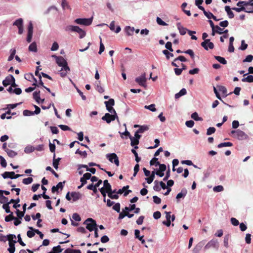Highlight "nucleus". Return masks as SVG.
I'll return each instance as SVG.
<instances>
[{
    "instance_id": "dca6fc26",
    "label": "nucleus",
    "mask_w": 253,
    "mask_h": 253,
    "mask_svg": "<svg viewBox=\"0 0 253 253\" xmlns=\"http://www.w3.org/2000/svg\"><path fill=\"white\" fill-rule=\"evenodd\" d=\"M65 183V181L63 182H59L56 186H53L51 188V191L52 193H54L56 191H57L59 189H61V190L63 188V183Z\"/></svg>"
},
{
    "instance_id": "a211bd4d",
    "label": "nucleus",
    "mask_w": 253,
    "mask_h": 253,
    "mask_svg": "<svg viewBox=\"0 0 253 253\" xmlns=\"http://www.w3.org/2000/svg\"><path fill=\"white\" fill-rule=\"evenodd\" d=\"M140 231L138 229H135L134 231V235L136 238L138 239L142 244L145 243V240L143 239V236H140Z\"/></svg>"
},
{
    "instance_id": "9b49d317",
    "label": "nucleus",
    "mask_w": 253,
    "mask_h": 253,
    "mask_svg": "<svg viewBox=\"0 0 253 253\" xmlns=\"http://www.w3.org/2000/svg\"><path fill=\"white\" fill-rule=\"evenodd\" d=\"M12 80L14 81V78L12 75H10L2 81V84L4 86H7L11 84Z\"/></svg>"
},
{
    "instance_id": "5fc2aeb1",
    "label": "nucleus",
    "mask_w": 253,
    "mask_h": 253,
    "mask_svg": "<svg viewBox=\"0 0 253 253\" xmlns=\"http://www.w3.org/2000/svg\"><path fill=\"white\" fill-rule=\"evenodd\" d=\"M23 114L25 116H30L34 115V112L28 110H25L23 112Z\"/></svg>"
},
{
    "instance_id": "ea45409f",
    "label": "nucleus",
    "mask_w": 253,
    "mask_h": 253,
    "mask_svg": "<svg viewBox=\"0 0 253 253\" xmlns=\"http://www.w3.org/2000/svg\"><path fill=\"white\" fill-rule=\"evenodd\" d=\"M218 88V89L221 92V93L225 95V96H227V89L226 88V87L224 86H222V85H219V86H217Z\"/></svg>"
},
{
    "instance_id": "7c9ffc66",
    "label": "nucleus",
    "mask_w": 253,
    "mask_h": 253,
    "mask_svg": "<svg viewBox=\"0 0 253 253\" xmlns=\"http://www.w3.org/2000/svg\"><path fill=\"white\" fill-rule=\"evenodd\" d=\"M214 58L219 62L220 63L225 65L227 64V61L224 58L219 56H214Z\"/></svg>"
},
{
    "instance_id": "c756f323",
    "label": "nucleus",
    "mask_w": 253,
    "mask_h": 253,
    "mask_svg": "<svg viewBox=\"0 0 253 253\" xmlns=\"http://www.w3.org/2000/svg\"><path fill=\"white\" fill-rule=\"evenodd\" d=\"M14 174V171H11V172L5 171L2 174V176L4 179L8 178H11V175H13Z\"/></svg>"
},
{
    "instance_id": "2eb2a0df",
    "label": "nucleus",
    "mask_w": 253,
    "mask_h": 253,
    "mask_svg": "<svg viewBox=\"0 0 253 253\" xmlns=\"http://www.w3.org/2000/svg\"><path fill=\"white\" fill-rule=\"evenodd\" d=\"M176 26H177L178 30H179V32L180 35H184L186 34L187 31H188V29H186V28H184V27H183L181 25L180 23H177L176 24Z\"/></svg>"
},
{
    "instance_id": "3c124183",
    "label": "nucleus",
    "mask_w": 253,
    "mask_h": 253,
    "mask_svg": "<svg viewBox=\"0 0 253 253\" xmlns=\"http://www.w3.org/2000/svg\"><path fill=\"white\" fill-rule=\"evenodd\" d=\"M61 6L63 9H66L69 8V5L66 0H62Z\"/></svg>"
},
{
    "instance_id": "4468645a",
    "label": "nucleus",
    "mask_w": 253,
    "mask_h": 253,
    "mask_svg": "<svg viewBox=\"0 0 253 253\" xmlns=\"http://www.w3.org/2000/svg\"><path fill=\"white\" fill-rule=\"evenodd\" d=\"M25 79L27 80H28L29 81H31L32 80H34V83L33 84V85L35 86H38V85L37 84V79L34 77L33 75L31 73L26 74L25 75Z\"/></svg>"
},
{
    "instance_id": "c85d7f7f",
    "label": "nucleus",
    "mask_w": 253,
    "mask_h": 253,
    "mask_svg": "<svg viewBox=\"0 0 253 253\" xmlns=\"http://www.w3.org/2000/svg\"><path fill=\"white\" fill-rule=\"evenodd\" d=\"M203 247V244L201 243L198 244L193 249V253H198L201 250Z\"/></svg>"
},
{
    "instance_id": "f3484780",
    "label": "nucleus",
    "mask_w": 253,
    "mask_h": 253,
    "mask_svg": "<svg viewBox=\"0 0 253 253\" xmlns=\"http://www.w3.org/2000/svg\"><path fill=\"white\" fill-rule=\"evenodd\" d=\"M71 196L73 198V201L75 202L81 198L82 194L79 192H72L71 193Z\"/></svg>"
},
{
    "instance_id": "aec40b11",
    "label": "nucleus",
    "mask_w": 253,
    "mask_h": 253,
    "mask_svg": "<svg viewBox=\"0 0 253 253\" xmlns=\"http://www.w3.org/2000/svg\"><path fill=\"white\" fill-rule=\"evenodd\" d=\"M232 9L238 12H240L241 11H245L246 12L248 13H253V10H246V8L242 6L241 7H233Z\"/></svg>"
},
{
    "instance_id": "423d86ee",
    "label": "nucleus",
    "mask_w": 253,
    "mask_h": 253,
    "mask_svg": "<svg viewBox=\"0 0 253 253\" xmlns=\"http://www.w3.org/2000/svg\"><path fill=\"white\" fill-rule=\"evenodd\" d=\"M56 62L58 66L62 67V69H64V70H70L67 61L63 57H57Z\"/></svg>"
},
{
    "instance_id": "bf43d9fd",
    "label": "nucleus",
    "mask_w": 253,
    "mask_h": 253,
    "mask_svg": "<svg viewBox=\"0 0 253 253\" xmlns=\"http://www.w3.org/2000/svg\"><path fill=\"white\" fill-rule=\"evenodd\" d=\"M215 131V128L214 127H210L207 129V135H210L214 133Z\"/></svg>"
},
{
    "instance_id": "393cba45",
    "label": "nucleus",
    "mask_w": 253,
    "mask_h": 253,
    "mask_svg": "<svg viewBox=\"0 0 253 253\" xmlns=\"http://www.w3.org/2000/svg\"><path fill=\"white\" fill-rule=\"evenodd\" d=\"M28 228L31 230H29L27 232V235L29 238H32L35 235V229H34L32 227H29Z\"/></svg>"
},
{
    "instance_id": "0e129e2a",
    "label": "nucleus",
    "mask_w": 253,
    "mask_h": 253,
    "mask_svg": "<svg viewBox=\"0 0 253 253\" xmlns=\"http://www.w3.org/2000/svg\"><path fill=\"white\" fill-rule=\"evenodd\" d=\"M61 159H53V166L57 169L58 168V165Z\"/></svg>"
},
{
    "instance_id": "20e7f679",
    "label": "nucleus",
    "mask_w": 253,
    "mask_h": 253,
    "mask_svg": "<svg viewBox=\"0 0 253 253\" xmlns=\"http://www.w3.org/2000/svg\"><path fill=\"white\" fill-rule=\"evenodd\" d=\"M139 132H137L136 131L135 132L134 136L130 137V145L131 146L134 147L135 149H138L137 145H138L139 143V139L141 138V135L139 134Z\"/></svg>"
},
{
    "instance_id": "4be33fe9",
    "label": "nucleus",
    "mask_w": 253,
    "mask_h": 253,
    "mask_svg": "<svg viewBox=\"0 0 253 253\" xmlns=\"http://www.w3.org/2000/svg\"><path fill=\"white\" fill-rule=\"evenodd\" d=\"M28 49L30 51L32 52H37V44L35 42H33L31 44H30L28 47Z\"/></svg>"
},
{
    "instance_id": "13d9d810",
    "label": "nucleus",
    "mask_w": 253,
    "mask_h": 253,
    "mask_svg": "<svg viewBox=\"0 0 253 253\" xmlns=\"http://www.w3.org/2000/svg\"><path fill=\"white\" fill-rule=\"evenodd\" d=\"M135 207V204L131 205H130L129 207H126L125 209L123 210V211H132L133 210H134Z\"/></svg>"
},
{
    "instance_id": "39448f33",
    "label": "nucleus",
    "mask_w": 253,
    "mask_h": 253,
    "mask_svg": "<svg viewBox=\"0 0 253 253\" xmlns=\"http://www.w3.org/2000/svg\"><path fill=\"white\" fill-rule=\"evenodd\" d=\"M92 20V17L90 18H77L75 20V22L79 25L89 26L91 24Z\"/></svg>"
},
{
    "instance_id": "774afa93",
    "label": "nucleus",
    "mask_w": 253,
    "mask_h": 253,
    "mask_svg": "<svg viewBox=\"0 0 253 253\" xmlns=\"http://www.w3.org/2000/svg\"><path fill=\"white\" fill-rule=\"evenodd\" d=\"M59 48L58 44L57 42H55L53 43L52 45L51 48V50L52 51H56Z\"/></svg>"
},
{
    "instance_id": "2f4dec72",
    "label": "nucleus",
    "mask_w": 253,
    "mask_h": 253,
    "mask_svg": "<svg viewBox=\"0 0 253 253\" xmlns=\"http://www.w3.org/2000/svg\"><path fill=\"white\" fill-rule=\"evenodd\" d=\"M163 53L166 55V58L169 60L170 58V57H173V54L170 52L168 50H163L162 51Z\"/></svg>"
},
{
    "instance_id": "f257e3e1",
    "label": "nucleus",
    "mask_w": 253,
    "mask_h": 253,
    "mask_svg": "<svg viewBox=\"0 0 253 253\" xmlns=\"http://www.w3.org/2000/svg\"><path fill=\"white\" fill-rule=\"evenodd\" d=\"M65 30L66 31H70L78 33L79 34V37L80 39L84 38L86 35L85 32L77 26H68L66 27Z\"/></svg>"
},
{
    "instance_id": "f03ea898",
    "label": "nucleus",
    "mask_w": 253,
    "mask_h": 253,
    "mask_svg": "<svg viewBox=\"0 0 253 253\" xmlns=\"http://www.w3.org/2000/svg\"><path fill=\"white\" fill-rule=\"evenodd\" d=\"M8 240L9 241V248L7 250L9 253H14L15 248L14 244L16 243V240H13V239L16 238V236L14 234L7 235Z\"/></svg>"
},
{
    "instance_id": "b1692460",
    "label": "nucleus",
    "mask_w": 253,
    "mask_h": 253,
    "mask_svg": "<svg viewBox=\"0 0 253 253\" xmlns=\"http://www.w3.org/2000/svg\"><path fill=\"white\" fill-rule=\"evenodd\" d=\"M225 10L226 11L229 17L230 18H233L234 17L233 12L231 11L229 6H226L225 7Z\"/></svg>"
},
{
    "instance_id": "79ce46f5",
    "label": "nucleus",
    "mask_w": 253,
    "mask_h": 253,
    "mask_svg": "<svg viewBox=\"0 0 253 253\" xmlns=\"http://www.w3.org/2000/svg\"><path fill=\"white\" fill-rule=\"evenodd\" d=\"M242 81L243 82H247L248 83L253 82V76L249 75L247 78H243L242 80Z\"/></svg>"
},
{
    "instance_id": "4d7b16f0",
    "label": "nucleus",
    "mask_w": 253,
    "mask_h": 253,
    "mask_svg": "<svg viewBox=\"0 0 253 253\" xmlns=\"http://www.w3.org/2000/svg\"><path fill=\"white\" fill-rule=\"evenodd\" d=\"M223 187L222 185H218L213 187V190L216 192H221L223 190Z\"/></svg>"
},
{
    "instance_id": "bb28decb",
    "label": "nucleus",
    "mask_w": 253,
    "mask_h": 253,
    "mask_svg": "<svg viewBox=\"0 0 253 253\" xmlns=\"http://www.w3.org/2000/svg\"><path fill=\"white\" fill-rule=\"evenodd\" d=\"M149 129V126L146 125H143L140 126L139 129L137 130V132H139L140 133H142L144 132L145 131L148 130Z\"/></svg>"
},
{
    "instance_id": "a18cd8bd",
    "label": "nucleus",
    "mask_w": 253,
    "mask_h": 253,
    "mask_svg": "<svg viewBox=\"0 0 253 253\" xmlns=\"http://www.w3.org/2000/svg\"><path fill=\"white\" fill-rule=\"evenodd\" d=\"M191 118L195 121H202L203 119L198 116L197 112H194L191 115Z\"/></svg>"
},
{
    "instance_id": "052dcab7",
    "label": "nucleus",
    "mask_w": 253,
    "mask_h": 253,
    "mask_svg": "<svg viewBox=\"0 0 253 253\" xmlns=\"http://www.w3.org/2000/svg\"><path fill=\"white\" fill-rule=\"evenodd\" d=\"M113 209L116 211L117 212H120V204L117 203L113 206Z\"/></svg>"
},
{
    "instance_id": "de8ad7c7",
    "label": "nucleus",
    "mask_w": 253,
    "mask_h": 253,
    "mask_svg": "<svg viewBox=\"0 0 253 253\" xmlns=\"http://www.w3.org/2000/svg\"><path fill=\"white\" fill-rule=\"evenodd\" d=\"M21 104V103H15V104H7L6 105V108H3V110H5L6 109H9L10 110V109H14L15 108V107H16L18 105Z\"/></svg>"
},
{
    "instance_id": "72a5a7b5",
    "label": "nucleus",
    "mask_w": 253,
    "mask_h": 253,
    "mask_svg": "<svg viewBox=\"0 0 253 253\" xmlns=\"http://www.w3.org/2000/svg\"><path fill=\"white\" fill-rule=\"evenodd\" d=\"M233 146V144L231 142H223L221 143L218 145V148H222L223 147H231Z\"/></svg>"
},
{
    "instance_id": "a19ab883",
    "label": "nucleus",
    "mask_w": 253,
    "mask_h": 253,
    "mask_svg": "<svg viewBox=\"0 0 253 253\" xmlns=\"http://www.w3.org/2000/svg\"><path fill=\"white\" fill-rule=\"evenodd\" d=\"M8 202H9L8 199L7 197H5L3 195L0 194V203H3L4 204L7 203Z\"/></svg>"
},
{
    "instance_id": "9d476101",
    "label": "nucleus",
    "mask_w": 253,
    "mask_h": 253,
    "mask_svg": "<svg viewBox=\"0 0 253 253\" xmlns=\"http://www.w3.org/2000/svg\"><path fill=\"white\" fill-rule=\"evenodd\" d=\"M219 247V243L216 239H212L209 241L207 245L205 246V249L208 250L211 247L218 249Z\"/></svg>"
},
{
    "instance_id": "6e6d98bb",
    "label": "nucleus",
    "mask_w": 253,
    "mask_h": 253,
    "mask_svg": "<svg viewBox=\"0 0 253 253\" xmlns=\"http://www.w3.org/2000/svg\"><path fill=\"white\" fill-rule=\"evenodd\" d=\"M10 204L9 203L4 204L2 205V208L5 210V211L6 213H10L11 211H10V207L9 206V205Z\"/></svg>"
},
{
    "instance_id": "c03bdc74",
    "label": "nucleus",
    "mask_w": 253,
    "mask_h": 253,
    "mask_svg": "<svg viewBox=\"0 0 253 253\" xmlns=\"http://www.w3.org/2000/svg\"><path fill=\"white\" fill-rule=\"evenodd\" d=\"M15 218V217L13 216V212H10V214L8 215H7L5 217V221L6 222H9Z\"/></svg>"
},
{
    "instance_id": "6ab92c4d",
    "label": "nucleus",
    "mask_w": 253,
    "mask_h": 253,
    "mask_svg": "<svg viewBox=\"0 0 253 253\" xmlns=\"http://www.w3.org/2000/svg\"><path fill=\"white\" fill-rule=\"evenodd\" d=\"M187 193V191L186 188H183L181 192L179 193L176 197L177 199H179L181 198H184Z\"/></svg>"
},
{
    "instance_id": "680f3d73",
    "label": "nucleus",
    "mask_w": 253,
    "mask_h": 253,
    "mask_svg": "<svg viewBox=\"0 0 253 253\" xmlns=\"http://www.w3.org/2000/svg\"><path fill=\"white\" fill-rule=\"evenodd\" d=\"M104 184V188L105 190H110V188L111 187V185L108 182V181L107 180H105L103 181Z\"/></svg>"
},
{
    "instance_id": "412c9836",
    "label": "nucleus",
    "mask_w": 253,
    "mask_h": 253,
    "mask_svg": "<svg viewBox=\"0 0 253 253\" xmlns=\"http://www.w3.org/2000/svg\"><path fill=\"white\" fill-rule=\"evenodd\" d=\"M230 238V234H228L225 235L224 237L223 244L225 248H228L229 247L228 242Z\"/></svg>"
},
{
    "instance_id": "6e6552de",
    "label": "nucleus",
    "mask_w": 253,
    "mask_h": 253,
    "mask_svg": "<svg viewBox=\"0 0 253 253\" xmlns=\"http://www.w3.org/2000/svg\"><path fill=\"white\" fill-rule=\"evenodd\" d=\"M135 81L140 85L144 87H146V74L145 73L142 74L140 77L136 78Z\"/></svg>"
},
{
    "instance_id": "cd10ccee",
    "label": "nucleus",
    "mask_w": 253,
    "mask_h": 253,
    "mask_svg": "<svg viewBox=\"0 0 253 253\" xmlns=\"http://www.w3.org/2000/svg\"><path fill=\"white\" fill-rule=\"evenodd\" d=\"M187 93L186 90L185 88L181 89L180 91L175 94V98L177 99L182 95H185Z\"/></svg>"
},
{
    "instance_id": "58836bf2",
    "label": "nucleus",
    "mask_w": 253,
    "mask_h": 253,
    "mask_svg": "<svg viewBox=\"0 0 253 253\" xmlns=\"http://www.w3.org/2000/svg\"><path fill=\"white\" fill-rule=\"evenodd\" d=\"M16 50L15 48L11 49L10 50V55L8 58V61H11L13 59V58L15 56V54L16 53Z\"/></svg>"
},
{
    "instance_id": "7ed1b4c3",
    "label": "nucleus",
    "mask_w": 253,
    "mask_h": 253,
    "mask_svg": "<svg viewBox=\"0 0 253 253\" xmlns=\"http://www.w3.org/2000/svg\"><path fill=\"white\" fill-rule=\"evenodd\" d=\"M86 225V228L89 231H92L97 228V224L96 221L91 218H87L84 222Z\"/></svg>"
},
{
    "instance_id": "864d4df0",
    "label": "nucleus",
    "mask_w": 253,
    "mask_h": 253,
    "mask_svg": "<svg viewBox=\"0 0 253 253\" xmlns=\"http://www.w3.org/2000/svg\"><path fill=\"white\" fill-rule=\"evenodd\" d=\"M72 218L73 220L76 221H80L81 220V218L80 216L77 213H74L73 214Z\"/></svg>"
},
{
    "instance_id": "09e8293b",
    "label": "nucleus",
    "mask_w": 253,
    "mask_h": 253,
    "mask_svg": "<svg viewBox=\"0 0 253 253\" xmlns=\"http://www.w3.org/2000/svg\"><path fill=\"white\" fill-rule=\"evenodd\" d=\"M144 108L145 109H149L152 112H155L156 111V109L155 108V105L154 104H152L149 106L145 105Z\"/></svg>"
},
{
    "instance_id": "473e14b6",
    "label": "nucleus",
    "mask_w": 253,
    "mask_h": 253,
    "mask_svg": "<svg viewBox=\"0 0 253 253\" xmlns=\"http://www.w3.org/2000/svg\"><path fill=\"white\" fill-rule=\"evenodd\" d=\"M35 150V147L31 145H28L25 148L24 151L26 153H30Z\"/></svg>"
},
{
    "instance_id": "e433bc0d",
    "label": "nucleus",
    "mask_w": 253,
    "mask_h": 253,
    "mask_svg": "<svg viewBox=\"0 0 253 253\" xmlns=\"http://www.w3.org/2000/svg\"><path fill=\"white\" fill-rule=\"evenodd\" d=\"M62 250H63L61 248L60 246L58 245L56 247H54L51 252L52 253H60L62 251Z\"/></svg>"
},
{
    "instance_id": "c9c22d12",
    "label": "nucleus",
    "mask_w": 253,
    "mask_h": 253,
    "mask_svg": "<svg viewBox=\"0 0 253 253\" xmlns=\"http://www.w3.org/2000/svg\"><path fill=\"white\" fill-rule=\"evenodd\" d=\"M5 151L6 152L8 156L10 157H14L17 155V153L15 152L11 149H7Z\"/></svg>"
},
{
    "instance_id": "e2e57ef3",
    "label": "nucleus",
    "mask_w": 253,
    "mask_h": 253,
    "mask_svg": "<svg viewBox=\"0 0 253 253\" xmlns=\"http://www.w3.org/2000/svg\"><path fill=\"white\" fill-rule=\"evenodd\" d=\"M76 154H79L81 157H86L87 156V153L85 151H82L80 150L79 149L77 150L76 151Z\"/></svg>"
},
{
    "instance_id": "f8f14e48",
    "label": "nucleus",
    "mask_w": 253,
    "mask_h": 253,
    "mask_svg": "<svg viewBox=\"0 0 253 253\" xmlns=\"http://www.w3.org/2000/svg\"><path fill=\"white\" fill-rule=\"evenodd\" d=\"M102 120L105 121L107 123L109 124L111 121H114V116L109 113H106L104 116L102 117Z\"/></svg>"
},
{
    "instance_id": "338daca9",
    "label": "nucleus",
    "mask_w": 253,
    "mask_h": 253,
    "mask_svg": "<svg viewBox=\"0 0 253 253\" xmlns=\"http://www.w3.org/2000/svg\"><path fill=\"white\" fill-rule=\"evenodd\" d=\"M232 224L234 226H238L239 224V221L234 217H232L230 219Z\"/></svg>"
},
{
    "instance_id": "a878e982",
    "label": "nucleus",
    "mask_w": 253,
    "mask_h": 253,
    "mask_svg": "<svg viewBox=\"0 0 253 253\" xmlns=\"http://www.w3.org/2000/svg\"><path fill=\"white\" fill-rule=\"evenodd\" d=\"M125 30L127 36H131L133 34L134 28L130 26H127L126 27Z\"/></svg>"
},
{
    "instance_id": "8fccbe9b",
    "label": "nucleus",
    "mask_w": 253,
    "mask_h": 253,
    "mask_svg": "<svg viewBox=\"0 0 253 253\" xmlns=\"http://www.w3.org/2000/svg\"><path fill=\"white\" fill-rule=\"evenodd\" d=\"M99 38H100V48H99V51L98 52V53L99 54H101L104 51L105 47L102 42L101 38L100 37Z\"/></svg>"
},
{
    "instance_id": "49530a36",
    "label": "nucleus",
    "mask_w": 253,
    "mask_h": 253,
    "mask_svg": "<svg viewBox=\"0 0 253 253\" xmlns=\"http://www.w3.org/2000/svg\"><path fill=\"white\" fill-rule=\"evenodd\" d=\"M33 178L32 177H28L23 179L22 182L25 185L31 184L33 182Z\"/></svg>"
},
{
    "instance_id": "5701e85b",
    "label": "nucleus",
    "mask_w": 253,
    "mask_h": 253,
    "mask_svg": "<svg viewBox=\"0 0 253 253\" xmlns=\"http://www.w3.org/2000/svg\"><path fill=\"white\" fill-rule=\"evenodd\" d=\"M33 98L37 101L38 103H40V100H41L40 98V91H36L33 94Z\"/></svg>"
},
{
    "instance_id": "37998d69",
    "label": "nucleus",
    "mask_w": 253,
    "mask_h": 253,
    "mask_svg": "<svg viewBox=\"0 0 253 253\" xmlns=\"http://www.w3.org/2000/svg\"><path fill=\"white\" fill-rule=\"evenodd\" d=\"M96 89L100 93L104 92V90L103 88L100 85V82L98 81L96 83Z\"/></svg>"
},
{
    "instance_id": "1a4fd4ad",
    "label": "nucleus",
    "mask_w": 253,
    "mask_h": 253,
    "mask_svg": "<svg viewBox=\"0 0 253 253\" xmlns=\"http://www.w3.org/2000/svg\"><path fill=\"white\" fill-rule=\"evenodd\" d=\"M204 40V41L201 43V45L205 50H208V48L211 49L214 48V44L210 42V39H205Z\"/></svg>"
},
{
    "instance_id": "69168bd1",
    "label": "nucleus",
    "mask_w": 253,
    "mask_h": 253,
    "mask_svg": "<svg viewBox=\"0 0 253 253\" xmlns=\"http://www.w3.org/2000/svg\"><path fill=\"white\" fill-rule=\"evenodd\" d=\"M253 60V56L252 55H248L243 60L244 62H251Z\"/></svg>"
},
{
    "instance_id": "603ef678",
    "label": "nucleus",
    "mask_w": 253,
    "mask_h": 253,
    "mask_svg": "<svg viewBox=\"0 0 253 253\" xmlns=\"http://www.w3.org/2000/svg\"><path fill=\"white\" fill-rule=\"evenodd\" d=\"M248 44L245 43V42L244 40H242L241 41V45L239 47V49L242 50H246L248 47Z\"/></svg>"
},
{
    "instance_id": "0eeeda50",
    "label": "nucleus",
    "mask_w": 253,
    "mask_h": 253,
    "mask_svg": "<svg viewBox=\"0 0 253 253\" xmlns=\"http://www.w3.org/2000/svg\"><path fill=\"white\" fill-rule=\"evenodd\" d=\"M231 133L235 134V137L240 140H243L247 137V135L244 131L240 130H232Z\"/></svg>"
},
{
    "instance_id": "f704fd0d",
    "label": "nucleus",
    "mask_w": 253,
    "mask_h": 253,
    "mask_svg": "<svg viewBox=\"0 0 253 253\" xmlns=\"http://www.w3.org/2000/svg\"><path fill=\"white\" fill-rule=\"evenodd\" d=\"M13 25L16 26L18 27H21L23 26V19L22 18H19L17 19L13 24Z\"/></svg>"
},
{
    "instance_id": "4c0bfd02",
    "label": "nucleus",
    "mask_w": 253,
    "mask_h": 253,
    "mask_svg": "<svg viewBox=\"0 0 253 253\" xmlns=\"http://www.w3.org/2000/svg\"><path fill=\"white\" fill-rule=\"evenodd\" d=\"M158 160V159H151L150 162L151 166H154L156 167L159 166L161 164Z\"/></svg>"
},
{
    "instance_id": "ddd939ff",
    "label": "nucleus",
    "mask_w": 253,
    "mask_h": 253,
    "mask_svg": "<svg viewBox=\"0 0 253 253\" xmlns=\"http://www.w3.org/2000/svg\"><path fill=\"white\" fill-rule=\"evenodd\" d=\"M170 213V212L165 211V213L166 214V218L167 219L166 221H164L163 222V224L166 225L168 227L171 224Z\"/></svg>"
}]
</instances>
